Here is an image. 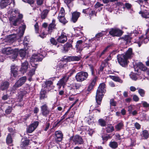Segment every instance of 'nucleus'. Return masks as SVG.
Here are the masks:
<instances>
[{
  "instance_id": "nucleus-60",
  "label": "nucleus",
  "mask_w": 149,
  "mask_h": 149,
  "mask_svg": "<svg viewBox=\"0 0 149 149\" xmlns=\"http://www.w3.org/2000/svg\"><path fill=\"white\" fill-rule=\"evenodd\" d=\"M80 86V85L78 84H75L73 86L74 88L77 89H79Z\"/></svg>"
},
{
  "instance_id": "nucleus-26",
  "label": "nucleus",
  "mask_w": 149,
  "mask_h": 149,
  "mask_svg": "<svg viewBox=\"0 0 149 149\" xmlns=\"http://www.w3.org/2000/svg\"><path fill=\"white\" fill-rule=\"evenodd\" d=\"M109 77L115 81L118 82L120 83L123 82V80L118 76L110 75Z\"/></svg>"
},
{
  "instance_id": "nucleus-56",
  "label": "nucleus",
  "mask_w": 149,
  "mask_h": 149,
  "mask_svg": "<svg viewBox=\"0 0 149 149\" xmlns=\"http://www.w3.org/2000/svg\"><path fill=\"white\" fill-rule=\"evenodd\" d=\"M34 27L36 30V33H38V31L39 26L38 24L37 23H36L34 25Z\"/></svg>"
},
{
  "instance_id": "nucleus-53",
  "label": "nucleus",
  "mask_w": 149,
  "mask_h": 149,
  "mask_svg": "<svg viewBox=\"0 0 149 149\" xmlns=\"http://www.w3.org/2000/svg\"><path fill=\"white\" fill-rule=\"evenodd\" d=\"M133 99L134 101L137 102L139 101V98L136 95H134L133 96Z\"/></svg>"
},
{
  "instance_id": "nucleus-29",
  "label": "nucleus",
  "mask_w": 149,
  "mask_h": 149,
  "mask_svg": "<svg viewBox=\"0 0 149 149\" xmlns=\"http://www.w3.org/2000/svg\"><path fill=\"white\" fill-rule=\"evenodd\" d=\"M49 12L48 10L46 9L42 12L41 15V18L42 19H45L47 17V15Z\"/></svg>"
},
{
  "instance_id": "nucleus-44",
  "label": "nucleus",
  "mask_w": 149,
  "mask_h": 149,
  "mask_svg": "<svg viewBox=\"0 0 149 149\" xmlns=\"http://www.w3.org/2000/svg\"><path fill=\"white\" fill-rule=\"evenodd\" d=\"M142 16L146 18H149V14L147 12L142 13ZM148 22H149V19L148 20Z\"/></svg>"
},
{
  "instance_id": "nucleus-45",
  "label": "nucleus",
  "mask_w": 149,
  "mask_h": 149,
  "mask_svg": "<svg viewBox=\"0 0 149 149\" xmlns=\"http://www.w3.org/2000/svg\"><path fill=\"white\" fill-rule=\"evenodd\" d=\"M141 103L144 107L149 109V104L145 101H142Z\"/></svg>"
},
{
  "instance_id": "nucleus-11",
  "label": "nucleus",
  "mask_w": 149,
  "mask_h": 149,
  "mask_svg": "<svg viewBox=\"0 0 149 149\" xmlns=\"http://www.w3.org/2000/svg\"><path fill=\"white\" fill-rule=\"evenodd\" d=\"M38 125V122L37 121L31 124L27 129V132L29 133H31L37 127Z\"/></svg>"
},
{
  "instance_id": "nucleus-8",
  "label": "nucleus",
  "mask_w": 149,
  "mask_h": 149,
  "mask_svg": "<svg viewBox=\"0 0 149 149\" xmlns=\"http://www.w3.org/2000/svg\"><path fill=\"white\" fill-rule=\"evenodd\" d=\"M41 109L42 114L44 116L47 117L50 113V111L48 108V107L46 104H44L41 107Z\"/></svg>"
},
{
  "instance_id": "nucleus-22",
  "label": "nucleus",
  "mask_w": 149,
  "mask_h": 149,
  "mask_svg": "<svg viewBox=\"0 0 149 149\" xmlns=\"http://www.w3.org/2000/svg\"><path fill=\"white\" fill-rule=\"evenodd\" d=\"M11 75L16 77L17 75V69L15 66L13 65L11 66Z\"/></svg>"
},
{
  "instance_id": "nucleus-17",
  "label": "nucleus",
  "mask_w": 149,
  "mask_h": 149,
  "mask_svg": "<svg viewBox=\"0 0 149 149\" xmlns=\"http://www.w3.org/2000/svg\"><path fill=\"white\" fill-rule=\"evenodd\" d=\"M55 139L58 141H61L63 138V134L61 131H56L55 132Z\"/></svg>"
},
{
  "instance_id": "nucleus-43",
  "label": "nucleus",
  "mask_w": 149,
  "mask_h": 149,
  "mask_svg": "<svg viewBox=\"0 0 149 149\" xmlns=\"http://www.w3.org/2000/svg\"><path fill=\"white\" fill-rule=\"evenodd\" d=\"M138 92L141 97H143L144 96L145 92L143 89L141 88L139 89Z\"/></svg>"
},
{
  "instance_id": "nucleus-39",
  "label": "nucleus",
  "mask_w": 149,
  "mask_h": 149,
  "mask_svg": "<svg viewBox=\"0 0 149 149\" xmlns=\"http://www.w3.org/2000/svg\"><path fill=\"white\" fill-rule=\"evenodd\" d=\"M99 123L100 125L102 126H105L106 125V121L102 119H100L98 120Z\"/></svg>"
},
{
  "instance_id": "nucleus-6",
  "label": "nucleus",
  "mask_w": 149,
  "mask_h": 149,
  "mask_svg": "<svg viewBox=\"0 0 149 149\" xmlns=\"http://www.w3.org/2000/svg\"><path fill=\"white\" fill-rule=\"evenodd\" d=\"M104 93L97 90L96 95V100L98 104L100 105L102 97L104 96L103 93Z\"/></svg>"
},
{
  "instance_id": "nucleus-32",
  "label": "nucleus",
  "mask_w": 149,
  "mask_h": 149,
  "mask_svg": "<svg viewBox=\"0 0 149 149\" xmlns=\"http://www.w3.org/2000/svg\"><path fill=\"white\" fill-rule=\"evenodd\" d=\"M105 84L103 83L100 84L97 90H100L101 91L105 92L106 90L105 89Z\"/></svg>"
},
{
  "instance_id": "nucleus-42",
  "label": "nucleus",
  "mask_w": 149,
  "mask_h": 149,
  "mask_svg": "<svg viewBox=\"0 0 149 149\" xmlns=\"http://www.w3.org/2000/svg\"><path fill=\"white\" fill-rule=\"evenodd\" d=\"M60 22L63 24H65L67 22V21L65 18L64 17L62 18H58Z\"/></svg>"
},
{
  "instance_id": "nucleus-1",
  "label": "nucleus",
  "mask_w": 149,
  "mask_h": 149,
  "mask_svg": "<svg viewBox=\"0 0 149 149\" xmlns=\"http://www.w3.org/2000/svg\"><path fill=\"white\" fill-rule=\"evenodd\" d=\"M133 56L132 49L129 48L125 54H119L117 56L118 63L123 67H126L128 64V59L131 58Z\"/></svg>"
},
{
  "instance_id": "nucleus-57",
  "label": "nucleus",
  "mask_w": 149,
  "mask_h": 149,
  "mask_svg": "<svg viewBox=\"0 0 149 149\" xmlns=\"http://www.w3.org/2000/svg\"><path fill=\"white\" fill-rule=\"evenodd\" d=\"M50 41L51 42L53 45H56L57 44L56 41L54 38H51Z\"/></svg>"
},
{
  "instance_id": "nucleus-54",
  "label": "nucleus",
  "mask_w": 149,
  "mask_h": 149,
  "mask_svg": "<svg viewBox=\"0 0 149 149\" xmlns=\"http://www.w3.org/2000/svg\"><path fill=\"white\" fill-rule=\"evenodd\" d=\"M105 67V64L104 63H102L101 64V66H100V71H102Z\"/></svg>"
},
{
  "instance_id": "nucleus-18",
  "label": "nucleus",
  "mask_w": 149,
  "mask_h": 149,
  "mask_svg": "<svg viewBox=\"0 0 149 149\" xmlns=\"http://www.w3.org/2000/svg\"><path fill=\"white\" fill-rule=\"evenodd\" d=\"M28 63L27 61L23 63L22 64V67L20 71L23 73L25 72L28 68Z\"/></svg>"
},
{
  "instance_id": "nucleus-48",
  "label": "nucleus",
  "mask_w": 149,
  "mask_h": 149,
  "mask_svg": "<svg viewBox=\"0 0 149 149\" xmlns=\"http://www.w3.org/2000/svg\"><path fill=\"white\" fill-rule=\"evenodd\" d=\"M68 112H67L65 114V115L63 116H62V117H61V119L55 125V127H56L59 124V123H60L65 118V117H66V116L67 114V113H68Z\"/></svg>"
},
{
  "instance_id": "nucleus-52",
  "label": "nucleus",
  "mask_w": 149,
  "mask_h": 149,
  "mask_svg": "<svg viewBox=\"0 0 149 149\" xmlns=\"http://www.w3.org/2000/svg\"><path fill=\"white\" fill-rule=\"evenodd\" d=\"M116 102H115L113 100H111L110 104L111 106H115L116 105Z\"/></svg>"
},
{
  "instance_id": "nucleus-24",
  "label": "nucleus",
  "mask_w": 149,
  "mask_h": 149,
  "mask_svg": "<svg viewBox=\"0 0 149 149\" xmlns=\"http://www.w3.org/2000/svg\"><path fill=\"white\" fill-rule=\"evenodd\" d=\"M72 46L70 43L67 42L63 47L62 49L63 52H66L68 50L69 48L72 47Z\"/></svg>"
},
{
  "instance_id": "nucleus-46",
  "label": "nucleus",
  "mask_w": 149,
  "mask_h": 149,
  "mask_svg": "<svg viewBox=\"0 0 149 149\" xmlns=\"http://www.w3.org/2000/svg\"><path fill=\"white\" fill-rule=\"evenodd\" d=\"M12 110V108L11 107L9 106L5 111V112L7 114H9L10 113Z\"/></svg>"
},
{
  "instance_id": "nucleus-5",
  "label": "nucleus",
  "mask_w": 149,
  "mask_h": 149,
  "mask_svg": "<svg viewBox=\"0 0 149 149\" xmlns=\"http://www.w3.org/2000/svg\"><path fill=\"white\" fill-rule=\"evenodd\" d=\"M26 76H24L20 78L13 86L12 89L15 90L16 89L21 86L26 82Z\"/></svg>"
},
{
  "instance_id": "nucleus-33",
  "label": "nucleus",
  "mask_w": 149,
  "mask_h": 149,
  "mask_svg": "<svg viewBox=\"0 0 149 149\" xmlns=\"http://www.w3.org/2000/svg\"><path fill=\"white\" fill-rule=\"evenodd\" d=\"M124 125L122 122L119 123L116 125L115 127V128L117 131H119L121 130L123 127Z\"/></svg>"
},
{
  "instance_id": "nucleus-58",
  "label": "nucleus",
  "mask_w": 149,
  "mask_h": 149,
  "mask_svg": "<svg viewBox=\"0 0 149 149\" xmlns=\"http://www.w3.org/2000/svg\"><path fill=\"white\" fill-rule=\"evenodd\" d=\"M87 122L89 125L93 124L94 123L93 118H89L87 120Z\"/></svg>"
},
{
  "instance_id": "nucleus-63",
  "label": "nucleus",
  "mask_w": 149,
  "mask_h": 149,
  "mask_svg": "<svg viewBox=\"0 0 149 149\" xmlns=\"http://www.w3.org/2000/svg\"><path fill=\"white\" fill-rule=\"evenodd\" d=\"M9 131L10 132L13 133V134L15 132V130L14 128L11 127L8 128Z\"/></svg>"
},
{
  "instance_id": "nucleus-19",
  "label": "nucleus",
  "mask_w": 149,
  "mask_h": 149,
  "mask_svg": "<svg viewBox=\"0 0 149 149\" xmlns=\"http://www.w3.org/2000/svg\"><path fill=\"white\" fill-rule=\"evenodd\" d=\"M68 79V77L67 76L64 77L58 81L57 85H59L60 86H61L65 84Z\"/></svg>"
},
{
  "instance_id": "nucleus-47",
  "label": "nucleus",
  "mask_w": 149,
  "mask_h": 149,
  "mask_svg": "<svg viewBox=\"0 0 149 149\" xmlns=\"http://www.w3.org/2000/svg\"><path fill=\"white\" fill-rule=\"evenodd\" d=\"M52 84V82L51 81H48L45 82V85L47 88L50 86Z\"/></svg>"
},
{
  "instance_id": "nucleus-61",
  "label": "nucleus",
  "mask_w": 149,
  "mask_h": 149,
  "mask_svg": "<svg viewBox=\"0 0 149 149\" xmlns=\"http://www.w3.org/2000/svg\"><path fill=\"white\" fill-rule=\"evenodd\" d=\"M133 109L132 105H130L128 107V111L130 114H131V113Z\"/></svg>"
},
{
  "instance_id": "nucleus-20",
  "label": "nucleus",
  "mask_w": 149,
  "mask_h": 149,
  "mask_svg": "<svg viewBox=\"0 0 149 149\" xmlns=\"http://www.w3.org/2000/svg\"><path fill=\"white\" fill-rule=\"evenodd\" d=\"M67 40V38L66 36L64 35L63 34H62L57 39L58 42L61 43H64Z\"/></svg>"
},
{
  "instance_id": "nucleus-23",
  "label": "nucleus",
  "mask_w": 149,
  "mask_h": 149,
  "mask_svg": "<svg viewBox=\"0 0 149 149\" xmlns=\"http://www.w3.org/2000/svg\"><path fill=\"white\" fill-rule=\"evenodd\" d=\"M87 47L89 52V54L90 55H91V53L95 50L96 46L95 45H92V44H90Z\"/></svg>"
},
{
  "instance_id": "nucleus-7",
  "label": "nucleus",
  "mask_w": 149,
  "mask_h": 149,
  "mask_svg": "<svg viewBox=\"0 0 149 149\" xmlns=\"http://www.w3.org/2000/svg\"><path fill=\"white\" fill-rule=\"evenodd\" d=\"M72 140L74 143L76 144H81L84 143V141L82 137L79 135H76L72 137Z\"/></svg>"
},
{
  "instance_id": "nucleus-30",
  "label": "nucleus",
  "mask_w": 149,
  "mask_h": 149,
  "mask_svg": "<svg viewBox=\"0 0 149 149\" xmlns=\"http://www.w3.org/2000/svg\"><path fill=\"white\" fill-rule=\"evenodd\" d=\"M109 146L113 148H116L118 146V144L116 142L113 141H111L109 143Z\"/></svg>"
},
{
  "instance_id": "nucleus-16",
  "label": "nucleus",
  "mask_w": 149,
  "mask_h": 149,
  "mask_svg": "<svg viewBox=\"0 0 149 149\" xmlns=\"http://www.w3.org/2000/svg\"><path fill=\"white\" fill-rule=\"evenodd\" d=\"M9 85V83L7 81H3L1 84L0 88L1 90L4 91L7 89Z\"/></svg>"
},
{
  "instance_id": "nucleus-59",
  "label": "nucleus",
  "mask_w": 149,
  "mask_h": 149,
  "mask_svg": "<svg viewBox=\"0 0 149 149\" xmlns=\"http://www.w3.org/2000/svg\"><path fill=\"white\" fill-rule=\"evenodd\" d=\"M134 126L137 129H139L141 128L140 125L138 123H136L134 124Z\"/></svg>"
},
{
  "instance_id": "nucleus-64",
  "label": "nucleus",
  "mask_w": 149,
  "mask_h": 149,
  "mask_svg": "<svg viewBox=\"0 0 149 149\" xmlns=\"http://www.w3.org/2000/svg\"><path fill=\"white\" fill-rule=\"evenodd\" d=\"M36 1L38 5H40L43 3V0H37Z\"/></svg>"
},
{
  "instance_id": "nucleus-15",
  "label": "nucleus",
  "mask_w": 149,
  "mask_h": 149,
  "mask_svg": "<svg viewBox=\"0 0 149 149\" xmlns=\"http://www.w3.org/2000/svg\"><path fill=\"white\" fill-rule=\"evenodd\" d=\"M15 35V34H12L8 36L7 38L6 41L8 43L10 44L12 43L16 40Z\"/></svg>"
},
{
  "instance_id": "nucleus-13",
  "label": "nucleus",
  "mask_w": 149,
  "mask_h": 149,
  "mask_svg": "<svg viewBox=\"0 0 149 149\" xmlns=\"http://www.w3.org/2000/svg\"><path fill=\"white\" fill-rule=\"evenodd\" d=\"M56 28V24L55 20L53 19L52 22L50 23L48 26V31L49 33H51L53 29Z\"/></svg>"
},
{
  "instance_id": "nucleus-14",
  "label": "nucleus",
  "mask_w": 149,
  "mask_h": 149,
  "mask_svg": "<svg viewBox=\"0 0 149 149\" xmlns=\"http://www.w3.org/2000/svg\"><path fill=\"white\" fill-rule=\"evenodd\" d=\"M10 3L9 0H1L0 2V6L1 8L3 9L10 5Z\"/></svg>"
},
{
  "instance_id": "nucleus-38",
  "label": "nucleus",
  "mask_w": 149,
  "mask_h": 149,
  "mask_svg": "<svg viewBox=\"0 0 149 149\" xmlns=\"http://www.w3.org/2000/svg\"><path fill=\"white\" fill-rule=\"evenodd\" d=\"M26 92L25 91L21 92L18 96V99L19 101L22 100L23 96L26 94Z\"/></svg>"
},
{
  "instance_id": "nucleus-50",
  "label": "nucleus",
  "mask_w": 149,
  "mask_h": 149,
  "mask_svg": "<svg viewBox=\"0 0 149 149\" xmlns=\"http://www.w3.org/2000/svg\"><path fill=\"white\" fill-rule=\"evenodd\" d=\"M103 32H104V31H102V32H100L97 34L95 36V37L99 38L100 37H102L103 35L104 34L103 33Z\"/></svg>"
},
{
  "instance_id": "nucleus-2",
  "label": "nucleus",
  "mask_w": 149,
  "mask_h": 149,
  "mask_svg": "<svg viewBox=\"0 0 149 149\" xmlns=\"http://www.w3.org/2000/svg\"><path fill=\"white\" fill-rule=\"evenodd\" d=\"M23 17L22 14H19L18 17H16L14 16H11L9 18V20L11 25L16 26L19 24Z\"/></svg>"
},
{
  "instance_id": "nucleus-37",
  "label": "nucleus",
  "mask_w": 149,
  "mask_h": 149,
  "mask_svg": "<svg viewBox=\"0 0 149 149\" xmlns=\"http://www.w3.org/2000/svg\"><path fill=\"white\" fill-rule=\"evenodd\" d=\"M12 142V140L11 134H9L7 137L6 143H7L10 144Z\"/></svg>"
},
{
  "instance_id": "nucleus-4",
  "label": "nucleus",
  "mask_w": 149,
  "mask_h": 149,
  "mask_svg": "<svg viewBox=\"0 0 149 149\" xmlns=\"http://www.w3.org/2000/svg\"><path fill=\"white\" fill-rule=\"evenodd\" d=\"M122 30L117 28L111 29L109 31V34L113 37H120L123 34Z\"/></svg>"
},
{
  "instance_id": "nucleus-27",
  "label": "nucleus",
  "mask_w": 149,
  "mask_h": 149,
  "mask_svg": "<svg viewBox=\"0 0 149 149\" xmlns=\"http://www.w3.org/2000/svg\"><path fill=\"white\" fill-rule=\"evenodd\" d=\"M26 28L25 25H23L22 27L19 28V32L18 33V36L20 38L22 37Z\"/></svg>"
},
{
  "instance_id": "nucleus-25",
  "label": "nucleus",
  "mask_w": 149,
  "mask_h": 149,
  "mask_svg": "<svg viewBox=\"0 0 149 149\" xmlns=\"http://www.w3.org/2000/svg\"><path fill=\"white\" fill-rule=\"evenodd\" d=\"M47 97L46 91L44 89H42L40 95V98L41 100L44 99Z\"/></svg>"
},
{
  "instance_id": "nucleus-9",
  "label": "nucleus",
  "mask_w": 149,
  "mask_h": 149,
  "mask_svg": "<svg viewBox=\"0 0 149 149\" xmlns=\"http://www.w3.org/2000/svg\"><path fill=\"white\" fill-rule=\"evenodd\" d=\"M43 56L39 54H33L31 58V60L33 62L41 61L43 58Z\"/></svg>"
},
{
  "instance_id": "nucleus-34",
  "label": "nucleus",
  "mask_w": 149,
  "mask_h": 149,
  "mask_svg": "<svg viewBox=\"0 0 149 149\" xmlns=\"http://www.w3.org/2000/svg\"><path fill=\"white\" fill-rule=\"evenodd\" d=\"M29 141L28 140H26L23 141L20 145V147L22 148H24L29 144Z\"/></svg>"
},
{
  "instance_id": "nucleus-51",
  "label": "nucleus",
  "mask_w": 149,
  "mask_h": 149,
  "mask_svg": "<svg viewBox=\"0 0 149 149\" xmlns=\"http://www.w3.org/2000/svg\"><path fill=\"white\" fill-rule=\"evenodd\" d=\"M123 39L127 42H128L130 41V37L129 36L126 35L124 37H123Z\"/></svg>"
},
{
  "instance_id": "nucleus-12",
  "label": "nucleus",
  "mask_w": 149,
  "mask_h": 149,
  "mask_svg": "<svg viewBox=\"0 0 149 149\" xmlns=\"http://www.w3.org/2000/svg\"><path fill=\"white\" fill-rule=\"evenodd\" d=\"M80 13L77 11L74 12L72 13V20L75 23L77 20L80 15Z\"/></svg>"
},
{
  "instance_id": "nucleus-35",
  "label": "nucleus",
  "mask_w": 149,
  "mask_h": 149,
  "mask_svg": "<svg viewBox=\"0 0 149 149\" xmlns=\"http://www.w3.org/2000/svg\"><path fill=\"white\" fill-rule=\"evenodd\" d=\"M106 129L107 132L108 133L111 132L114 130L113 127L111 125H108Z\"/></svg>"
},
{
  "instance_id": "nucleus-31",
  "label": "nucleus",
  "mask_w": 149,
  "mask_h": 149,
  "mask_svg": "<svg viewBox=\"0 0 149 149\" xmlns=\"http://www.w3.org/2000/svg\"><path fill=\"white\" fill-rule=\"evenodd\" d=\"M19 54L20 56L22 58V59H23L25 58L26 51L22 49H20L19 51Z\"/></svg>"
},
{
  "instance_id": "nucleus-49",
  "label": "nucleus",
  "mask_w": 149,
  "mask_h": 149,
  "mask_svg": "<svg viewBox=\"0 0 149 149\" xmlns=\"http://www.w3.org/2000/svg\"><path fill=\"white\" fill-rule=\"evenodd\" d=\"M76 47L77 49V50L81 52L83 49V47L82 45H76Z\"/></svg>"
},
{
  "instance_id": "nucleus-21",
  "label": "nucleus",
  "mask_w": 149,
  "mask_h": 149,
  "mask_svg": "<svg viewBox=\"0 0 149 149\" xmlns=\"http://www.w3.org/2000/svg\"><path fill=\"white\" fill-rule=\"evenodd\" d=\"M96 79L97 78L96 77H95L92 80L91 83L88 86L87 89V90L88 91H90L93 88V87L95 84Z\"/></svg>"
},
{
  "instance_id": "nucleus-41",
  "label": "nucleus",
  "mask_w": 149,
  "mask_h": 149,
  "mask_svg": "<svg viewBox=\"0 0 149 149\" xmlns=\"http://www.w3.org/2000/svg\"><path fill=\"white\" fill-rule=\"evenodd\" d=\"M35 70L34 68L32 69L31 70L28 74V77H32L35 74Z\"/></svg>"
},
{
  "instance_id": "nucleus-55",
  "label": "nucleus",
  "mask_w": 149,
  "mask_h": 149,
  "mask_svg": "<svg viewBox=\"0 0 149 149\" xmlns=\"http://www.w3.org/2000/svg\"><path fill=\"white\" fill-rule=\"evenodd\" d=\"M103 5L102 4H100V2H97L95 5V7L96 8H98L101 6H103Z\"/></svg>"
},
{
  "instance_id": "nucleus-62",
  "label": "nucleus",
  "mask_w": 149,
  "mask_h": 149,
  "mask_svg": "<svg viewBox=\"0 0 149 149\" xmlns=\"http://www.w3.org/2000/svg\"><path fill=\"white\" fill-rule=\"evenodd\" d=\"M90 68L91 72V74L92 75H94V72L93 66L92 65H90Z\"/></svg>"
},
{
  "instance_id": "nucleus-10",
  "label": "nucleus",
  "mask_w": 149,
  "mask_h": 149,
  "mask_svg": "<svg viewBox=\"0 0 149 149\" xmlns=\"http://www.w3.org/2000/svg\"><path fill=\"white\" fill-rule=\"evenodd\" d=\"M14 52V50L10 47H4L2 50V53L7 55L12 54Z\"/></svg>"
},
{
  "instance_id": "nucleus-28",
  "label": "nucleus",
  "mask_w": 149,
  "mask_h": 149,
  "mask_svg": "<svg viewBox=\"0 0 149 149\" xmlns=\"http://www.w3.org/2000/svg\"><path fill=\"white\" fill-rule=\"evenodd\" d=\"M137 66L142 70L145 71L147 70V68L144 65L141 63H139L137 65Z\"/></svg>"
},
{
  "instance_id": "nucleus-3",
  "label": "nucleus",
  "mask_w": 149,
  "mask_h": 149,
  "mask_svg": "<svg viewBox=\"0 0 149 149\" xmlns=\"http://www.w3.org/2000/svg\"><path fill=\"white\" fill-rule=\"evenodd\" d=\"M88 77V74L87 72L81 71L77 74L75 78L77 81L82 82L86 80Z\"/></svg>"
},
{
  "instance_id": "nucleus-40",
  "label": "nucleus",
  "mask_w": 149,
  "mask_h": 149,
  "mask_svg": "<svg viewBox=\"0 0 149 149\" xmlns=\"http://www.w3.org/2000/svg\"><path fill=\"white\" fill-rule=\"evenodd\" d=\"M80 58V56H73L70 57V59L72 61H79Z\"/></svg>"
},
{
  "instance_id": "nucleus-36",
  "label": "nucleus",
  "mask_w": 149,
  "mask_h": 149,
  "mask_svg": "<svg viewBox=\"0 0 149 149\" xmlns=\"http://www.w3.org/2000/svg\"><path fill=\"white\" fill-rule=\"evenodd\" d=\"M142 134L144 138L146 139L148 138L149 134L148 131L146 130L143 131Z\"/></svg>"
}]
</instances>
